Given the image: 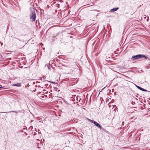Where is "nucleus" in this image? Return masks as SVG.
<instances>
[{"label": "nucleus", "mask_w": 150, "mask_h": 150, "mask_svg": "<svg viewBox=\"0 0 150 150\" xmlns=\"http://www.w3.org/2000/svg\"><path fill=\"white\" fill-rule=\"evenodd\" d=\"M143 58H144L145 59H147L148 58L147 57L144 55L137 54L132 56L131 59L132 60H135Z\"/></svg>", "instance_id": "1"}, {"label": "nucleus", "mask_w": 150, "mask_h": 150, "mask_svg": "<svg viewBox=\"0 0 150 150\" xmlns=\"http://www.w3.org/2000/svg\"><path fill=\"white\" fill-rule=\"evenodd\" d=\"M36 14L35 11H33L30 14V18L32 20V21H34L35 20Z\"/></svg>", "instance_id": "2"}, {"label": "nucleus", "mask_w": 150, "mask_h": 150, "mask_svg": "<svg viewBox=\"0 0 150 150\" xmlns=\"http://www.w3.org/2000/svg\"><path fill=\"white\" fill-rule=\"evenodd\" d=\"M90 121L92 123H93L95 125H96V126L98 127L100 129H101L102 127L97 122H96L92 120H90Z\"/></svg>", "instance_id": "3"}, {"label": "nucleus", "mask_w": 150, "mask_h": 150, "mask_svg": "<svg viewBox=\"0 0 150 150\" xmlns=\"http://www.w3.org/2000/svg\"><path fill=\"white\" fill-rule=\"evenodd\" d=\"M136 87L139 89H140V90L144 91H147L145 89L143 88H142L138 86L137 85H136Z\"/></svg>", "instance_id": "4"}, {"label": "nucleus", "mask_w": 150, "mask_h": 150, "mask_svg": "<svg viewBox=\"0 0 150 150\" xmlns=\"http://www.w3.org/2000/svg\"><path fill=\"white\" fill-rule=\"evenodd\" d=\"M119 8L117 7L116 8H114L112 9H111L110 11L112 12H114L115 11H117L118 9Z\"/></svg>", "instance_id": "5"}, {"label": "nucleus", "mask_w": 150, "mask_h": 150, "mask_svg": "<svg viewBox=\"0 0 150 150\" xmlns=\"http://www.w3.org/2000/svg\"><path fill=\"white\" fill-rule=\"evenodd\" d=\"M41 83L42 84H45V86L46 87H47L49 85V84L48 83H46V81H43Z\"/></svg>", "instance_id": "6"}, {"label": "nucleus", "mask_w": 150, "mask_h": 150, "mask_svg": "<svg viewBox=\"0 0 150 150\" xmlns=\"http://www.w3.org/2000/svg\"><path fill=\"white\" fill-rule=\"evenodd\" d=\"M60 34H61V33H58L56 34H54L53 36V38H55L57 36L59 35Z\"/></svg>", "instance_id": "7"}, {"label": "nucleus", "mask_w": 150, "mask_h": 150, "mask_svg": "<svg viewBox=\"0 0 150 150\" xmlns=\"http://www.w3.org/2000/svg\"><path fill=\"white\" fill-rule=\"evenodd\" d=\"M13 86H21V83H18L13 85Z\"/></svg>", "instance_id": "8"}, {"label": "nucleus", "mask_w": 150, "mask_h": 150, "mask_svg": "<svg viewBox=\"0 0 150 150\" xmlns=\"http://www.w3.org/2000/svg\"><path fill=\"white\" fill-rule=\"evenodd\" d=\"M45 66L47 67L48 69H50V64L49 63L48 64H46Z\"/></svg>", "instance_id": "9"}, {"label": "nucleus", "mask_w": 150, "mask_h": 150, "mask_svg": "<svg viewBox=\"0 0 150 150\" xmlns=\"http://www.w3.org/2000/svg\"><path fill=\"white\" fill-rule=\"evenodd\" d=\"M20 111H9L7 112H14L16 113H18V112H20Z\"/></svg>", "instance_id": "10"}, {"label": "nucleus", "mask_w": 150, "mask_h": 150, "mask_svg": "<svg viewBox=\"0 0 150 150\" xmlns=\"http://www.w3.org/2000/svg\"><path fill=\"white\" fill-rule=\"evenodd\" d=\"M41 120L40 119H39V122H42V121L44 120L45 119L44 118H41Z\"/></svg>", "instance_id": "11"}, {"label": "nucleus", "mask_w": 150, "mask_h": 150, "mask_svg": "<svg viewBox=\"0 0 150 150\" xmlns=\"http://www.w3.org/2000/svg\"><path fill=\"white\" fill-rule=\"evenodd\" d=\"M56 3V1H53V4H55Z\"/></svg>", "instance_id": "12"}, {"label": "nucleus", "mask_w": 150, "mask_h": 150, "mask_svg": "<svg viewBox=\"0 0 150 150\" xmlns=\"http://www.w3.org/2000/svg\"><path fill=\"white\" fill-rule=\"evenodd\" d=\"M56 5H57V6H57V7H58V6H59V4H57H57H56Z\"/></svg>", "instance_id": "13"}, {"label": "nucleus", "mask_w": 150, "mask_h": 150, "mask_svg": "<svg viewBox=\"0 0 150 150\" xmlns=\"http://www.w3.org/2000/svg\"><path fill=\"white\" fill-rule=\"evenodd\" d=\"M36 134H37L36 133V132H34V135H36Z\"/></svg>", "instance_id": "14"}, {"label": "nucleus", "mask_w": 150, "mask_h": 150, "mask_svg": "<svg viewBox=\"0 0 150 150\" xmlns=\"http://www.w3.org/2000/svg\"><path fill=\"white\" fill-rule=\"evenodd\" d=\"M3 87H2V85H0V88H3Z\"/></svg>", "instance_id": "15"}, {"label": "nucleus", "mask_w": 150, "mask_h": 150, "mask_svg": "<svg viewBox=\"0 0 150 150\" xmlns=\"http://www.w3.org/2000/svg\"><path fill=\"white\" fill-rule=\"evenodd\" d=\"M6 112H0V113H6Z\"/></svg>", "instance_id": "16"}, {"label": "nucleus", "mask_w": 150, "mask_h": 150, "mask_svg": "<svg viewBox=\"0 0 150 150\" xmlns=\"http://www.w3.org/2000/svg\"><path fill=\"white\" fill-rule=\"evenodd\" d=\"M106 86L105 87H104V88H103V89H104V88H105Z\"/></svg>", "instance_id": "17"}, {"label": "nucleus", "mask_w": 150, "mask_h": 150, "mask_svg": "<svg viewBox=\"0 0 150 150\" xmlns=\"http://www.w3.org/2000/svg\"><path fill=\"white\" fill-rule=\"evenodd\" d=\"M52 82V83H54V82Z\"/></svg>", "instance_id": "18"}, {"label": "nucleus", "mask_w": 150, "mask_h": 150, "mask_svg": "<svg viewBox=\"0 0 150 150\" xmlns=\"http://www.w3.org/2000/svg\"><path fill=\"white\" fill-rule=\"evenodd\" d=\"M39 131V129H38V131Z\"/></svg>", "instance_id": "19"}]
</instances>
